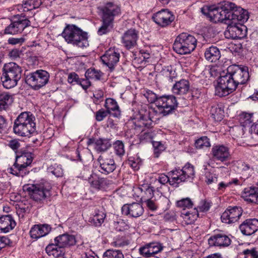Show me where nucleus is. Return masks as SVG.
Returning <instances> with one entry per match:
<instances>
[{
	"mask_svg": "<svg viewBox=\"0 0 258 258\" xmlns=\"http://www.w3.org/2000/svg\"><path fill=\"white\" fill-rule=\"evenodd\" d=\"M234 7V4L226 2L219 6L215 5L202 8V13L209 18L214 23L222 22L227 25L231 24V9Z\"/></svg>",
	"mask_w": 258,
	"mask_h": 258,
	"instance_id": "nucleus-1",
	"label": "nucleus"
},
{
	"mask_svg": "<svg viewBox=\"0 0 258 258\" xmlns=\"http://www.w3.org/2000/svg\"><path fill=\"white\" fill-rule=\"evenodd\" d=\"M194 174L193 166L188 164L181 169L176 168L168 172V175L161 174L157 180L162 184L169 182L170 185H174L192 179Z\"/></svg>",
	"mask_w": 258,
	"mask_h": 258,
	"instance_id": "nucleus-2",
	"label": "nucleus"
},
{
	"mask_svg": "<svg viewBox=\"0 0 258 258\" xmlns=\"http://www.w3.org/2000/svg\"><path fill=\"white\" fill-rule=\"evenodd\" d=\"M35 117L30 112L21 113L14 121L15 134L22 137H30L36 132Z\"/></svg>",
	"mask_w": 258,
	"mask_h": 258,
	"instance_id": "nucleus-3",
	"label": "nucleus"
},
{
	"mask_svg": "<svg viewBox=\"0 0 258 258\" xmlns=\"http://www.w3.org/2000/svg\"><path fill=\"white\" fill-rule=\"evenodd\" d=\"M61 35L68 43L81 48L89 45L87 33L75 25H68Z\"/></svg>",
	"mask_w": 258,
	"mask_h": 258,
	"instance_id": "nucleus-4",
	"label": "nucleus"
},
{
	"mask_svg": "<svg viewBox=\"0 0 258 258\" xmlns=\"http://www.w3.org/2000/svg\"><path fill=\"white\" fill-rule=\"evenodd\" d=\"M22 68L15 62L5 64L1 80L3 86L10 89L16 86L22 76Z\"/></svg>",
	"mask_w": 258,
	"mask_h": 258,
	"instance_id": "nucleus-5",
	"label": "nucleus"
},
{
	"mask_svg": "<svg viewBox=\"0 0 258 258\" xmlns=\"http://www.w3.org/2000/svg\"><path fill=\"white\" fill-rule=\"evenodd\" d=\"M178 106L176 97L173 95L159 96L157 101V109L150 108V113L166 116L173 113Z\"/></svg>",
	"mask_w": 258,
	"mask_h": 258,
	"instance_id": "nucleus-6",
	"label": "nucleus"
},
{
	"mask_svg": "<svg viewBox=\"0 0 258 258\" xmlns=\"http://www.w3.org/2000/svg\"><path fill=\"white\" fill-rule=\"evenodd\" d=\"M196 46L197 39L194 36L182 33L176 38L173 48L178 54H186L194 50Z\"/></svg>",
	"mask_w": 258,
	"mask_h": 258,
	"instance_id": "nucleus-7",
	"label": "nucleus"
},
{
	"mask_svg": "<svg viewBox=\"0 0 258 258\" xmlns=\"http://www.w3.org/2000/svg\"><path fill=\"white\" fill-rule=\"evenodd\" d=\"M33 157L30 152L23 153L20 156L16 157L15 162L13 167L8 170L9 173L18 176L23 177L28 174L29 171L27 168L33 161Z\"/></svg>",
	"mask_w": 258,
	"mask_h": 258,
	"instance_id": "nucleus-8",
	"label": "nucleus"
},
{
	"mask_svg": "<svg viewBox=\"0 0 258 258\" xmlns=\"http://www.w3.org/2000/svg\"><path fill=\"white\" fill-rule=\"evenodd\" d=\"M237 86L229 72L221 75L215 87V94L220 97L228 95L237 88Z\"/></svg>",
	"mask_w": 258,
	"mask_h": 258,
	"instance_id": "nucleus-9",
	"label": "nucleus"
},
{
	"mask_svg": "<svg viewBox=\"0 0 258 258\" xmlns=\"http://www.w3.org/2000/svg\"><path fill=\"white\" fill-rule=\"evenodd\" d=\"M49 79V73L45 71L40 70L27 75L25 82L32 89L37 90L47 84Z\"/></svg>",
	"mask_w": 258,
	"mask_h": 258,
	"instance_id": "nucleus-10",
	"label": "nucleus"
},
{
	"mask_svg": "<svg viewBox=\"0 0 258 258\" xmlns=\"http://www.w3.org/2000/svg\"><path fill=\"white\" fill-rule=\"evenodd\" d=\"M30 25V21L25 15H16L11 24L4 30V34L16 35L21 33L25 28Z\"/></svg>",
	"mask_w": 258,
	"mask_h": 258,
	"instance_id": "nucleus-11",
	"label": "nucleus"
},
{
	"mask_svg": "<svg viewBox=\"0 0 258 258\" xmlns=\"http://www.w3.org/2000/svg\"><path fill=\"white\" fill-rule=\"evenodd\" d=\"M25 190L28 192L31 198L36 202L43 203L50 196L49 189L42 184H31L24 186Z\"/></svg>",
	"mask_w": 258,
	"mask_h": 258,
	"instance_id": "nucleus-12",
	"label": "nucleus"
},
{
	"mask_svg": "<svg viewBox=\"0 0 258 258\" xmlns=\"http://www.w3.org/2000/svg\"><path fill=\"white\" fill-rule=\"evenodd\" d=\"M227 71L229 72L237 86L245 84L249 79V75L246 67H240L238 66H229Z\"/></svg>",
	"mask_w": 258,
	"mask_h": 258,
	"instance_id": "nucleus-13",
	"label": "nucleus"
},
{
	"mask_svg": "<svg viewBox=\"0 0 258 258\" xmlns=\"http://www.w3.org/2000/svg\"><path fill=\"white\" fill-rule=\"evenodd\" d=\"M120 57V53L118 50L114 48H110L106 51L101 59L104 64L107 66L110 71L114 70L115 66L118 62Z\"/></svg>",
	"mask_w": 258,
	"mask_h": 258,
	"instance_id": "nucleus-14",
	"label": "nucleus"
},
{
	"mask_svg": "<svg viewBox=\"0 0 258 258\" xmlns=\"http://www.w3.org/2000/svg\"><path fill=\"white\" fill-rule=\"evenodd\" d=\"M243 210L241 207L235 206L229 207L221 215V221L227 224L237 222L242 214Z\"/></svg>",
	"mask_w": 258,
	"mask_h": 258,
	"instance_id": "nucleus-15",
	"label": "nucleus"
},
{
	"mask_svg": "<svg viewBox=\"0 0 258 258\" xmlns=\"http://www.w3.org/2000/svg\"><path fill=\"white\" fill-rule=\"evenodd\" d=\"M173 14L166 9H163L153 16L154 21L158 25L164 27L169 25L174 20Z\"/></svg>",
	"mask_w": 258,
	"mask_h": 258,
	"instance_id": "nucleus-16",
	"label": "nucleus"
},
{
	"mask_svg": "<svg viewBox=\"0 0 258 258\" xmlns=\"http://www.w3.org/2000/svg\"><path fill=\"white\" fill-rule=\"evenodd\" d=\"M138 38V31L135 29H130L122 35L121 42L126 49H130L137 46Z\"/></svg>",
	"mask_w": 258,
	"mask_h": 258,
	"instance_id": "nucleus-17",
	"label": "nucleus"
},
{
	"mask_svg": "<svg viewBox=\"0 0 258 258\" xmlns=\"http://www.w3.org/2000/svg\"><path fill=\"white\" fill-rule=\"evenodd\" d=\"M211 155L214 160L224 162L230 159L229 148L224 145H216L213 146Z\"/></svg>",
	"mask_w": 258,
	"mask_h": 258,
	"instance_id": "nucleus-18",
	"label": "nucleus"
},
{
	"mask_svg": "<svg viewBox=\"0 0 258 258\" xmlns=\"http://www.w3.org/2000/svg\"><path fill=\"white\" fill-rule=\"evenodd\" d=\"M122 214L130 217L138 218L142 216L144 212L142 204L133 203L124 204L121 208Z\"/></svg>",
	"mask_w": 258,
	"mask_h": 258,
	"instance_id": "nucleus-19",
	"label": "nucleus"
},
{
	"mask_svg": "<svg viewBox=\"0 0 258 258\" xmlns=\"http://www.w3.org/2000/svg\"><path fill=\"white\" fill-rule=\"evenodd\" d=\"M99 163V171L107 175L112 172L116 167L113 159L104 155H100L98 158Z\"/></svg>",
	"mask_w": 258,
	"mask_h": 258,
	"instance_id": "nucleus-20",
	"label": "nucleus"
},
{
	"mask_svg": "<svg viewBox=\"0 0 258 258\" xmlns=\"http://www.w3.org/2000/svg\"><path fill=\"white\" fill-rule=\"evenodd\" d=\"M102 13V19H105L112 21L114 17L120 13V8L113 3H106L101 9Z\"/></svg>",
	"mask_w": 258,
	"mask_h": 258,
	"instance_id": "nucleus-21",
	"label": "nucleus"
},
{
	"mask_svg": "<svg viewBox=\"0 0 258 258\" xmlns=\"http://www.w3.org/2000/svg\"><path fill=\"white\" fill-rule=\"evenodd\" d=\"M231 242L230 238L224 233L215 234L208 239V243L210 246L220 247H227L230 244Z\"/></svg>",
	"mask_w": 258,
	"mask_h": 258,
	"instance_id": "nucleus-22",
	"label": "nucleus"
},
{
	"mask_svg": "<svg viewBox=\"0 0 258 258\" xmlns=\"http://www.w3.org/2000/svg\"><path fill=\"white\" fill-rule=\"evenodd\" d=\"M241 233L245 235H250L258 230V220L249 219L244 221L239 226Z\"/></svg>",
	"mask_w": 258,
	"mask_h": 258,
	"instance_id": "nucleus-23",
	"label": "nucleus"
},
{
	"mask_svg": "<svg viewBox=\"0 0 258 258\" xmlns=\"http://www.w3.org/2000/svg\"><path fill=\"white\" fill-rule=\"evenodd\" d=\"M87 144L88 145L94 144V149L98 153L106 152L111 146L110 140L107 138L90 139Z\"/></svg>",
	"mask_w": 258,
	"mask_h": 258,
	"instance_id": "nucleus-24",
	"label": "nucleus"
},
{
	"mask_svg": "<svg viewBox=\"0 0 258 258\" xmlns=\"http://www.w3.org/2000/svg\"><path fill=\"white\" fill-rule=\"evenodd\" d=\"M163 246L161 243L157 242H153L146 244L145 246L140 248V252L142 256H146L147 258L152 255L161 251Z\"/></svg>",
	"mask_w": 258,
	"mask_h": 258,
	"instance_id": "nucleus-25",
	"label": "nucleus"
},
{
	"mask_svg": "<svg viewBox=\"0 0 258 258\" xmlns=\"http://www.w3.org/2000/svg\"><path fill=\"white\" fill-rule=\"evenodd\" d=\"M50 230V227L47 224L35 225L31 228L30 235L31 238L37 239L48 234Z\"/></svg>",
	"mask_w": 258,
	"mask_h": 258,
	"instance_id": "nucleus-26",
	"label": "nucleus"
},
{
	"mask_svg": "<svg viewBox=\"0 0 258 258\" xmlns=\"http://www.w3.org/2000/svg\"><path fill=\"white\" fill-rule=\"evenodd\" d=\"M54 243L63 248L74 245L76 240L74 236L68 234H63L56 237L54 239Z\"/></svg>",
	"mask_w": 258,
	"mask_h": 258,
	"instance_id": "nucleus-27",
	"label": "nucleus"
},
{
	"mask_svg": "<svg viewBox=\"0 0 258 258\" xmlns=\"http://www.w3.org/2000/svg\"><path fill=\"white\" fill-rule=\"evenodd\" d=\"M241 196L245 201L258 204V187L245 188L242 192Z\"/></svg>",
	"mask_w": 258,
	"mask_h": 258,
	"instance_id": "nucleus-28",
	"label": "nucleus"
},
{
	"mask_svg": "<svg viewBox=\"0 0 258 258\" xmlns=\"http://www.w3.org/2000/svg\"><path fill=\"white\" fill-rule=\"evenodd\" d=\"M16 226V222L11 215L3 216L0 217V232L7 233L12 230Z\"/></svg>",
	"mask_w": 258,
	"mask_h": 258,
	"instance_id": "nucleus-29",
	"label": "nucleus"
},
{
	"mask_svg": "<svg viewBox=\"0 0 258 258\" xmlns=\"http://www.w3.org/2000/svg\"><path fill=\"white\" fill-rule=\"evenodd\" d=\"M230 15L231 21H239L244 22L247 21L249 18L248 12L240 7H237L235 4L234 7L231 9Z\"/></svg>",
	"mask_w": 258,
	"mask_h": 258,
	"instance_id": "nucleus-30",
	"label": "nucleus"
},
{
	"mask_svg": "<svg viewBox=\"0 0 258 258\" xmlns=\"http://www.w3.org/2000/svg\"><path fill=\"white\" fill-rule=\"evenodd\" d=\"M153 113H150V108L148 111V116H142L137 120H136L134 122L135 128L137 130L142 131L144 130L143 127H146L147 128H150L152 124L153 121V116L152 114Z\"/></svg>",
	"mask_w": 258,
	"mask_h": 258,
	"instance_id": "nucleus-31",
	"label": "nucleus"
},
{
	"mask_svg": "<svg viewBox=\"0 0 258 258\" xmlns=\"http://www.w3.org/2000/svg\"><path fill=\"white\" fill-rule=\"evenodd\" d=\"M104 106L113 117L118 118L120 116L121 111L115 100L110 98L106 99Z\"/></svg>",
	"mask_w": 258,
	"mask_h": 258,
	"instance_id": "nucleus-32",
	"label": "nucleus"
},
{
	"mask_svg": "<svg viewBox=\"0 0 258 258\" xmlns=\"http://www.w3.org/2000/svg\"><path fill=\"white\" fill-rule=\"evenodd\" d=\"M88 182L91 186L97 189H104L107 184V180L105 178L99 177L96 174H92L88 178Z\"/></svg>",
	"mask_w": 258,
	"mask_h": 258,
	"instance_id": "nucleus-33",
	"label": "nucleus"
},
{
	"mask_svg": "<svg viewBox=\"0 0 258 258\" xmlns=\"http://www.w3.org/2000/svg\"><path fill=\"white\" fill-rule=\"evenodd\" d=\"M189 89V82L186 80L182 79L176 82L172 88V91L174 94L183 95L188 92Z\"/></svg>",
	"mask_w": 258,
	"mask_h": 258,
	"instance_id": "nucleus-34",
	"label": "nucleus"
},
{
	"mask_svg": "<svg viewBox=\"0 0 258 258\" xmlns=\"http://www.w3.org/2000/svg\"><path fill=\"white\" fill-rule=\"evenodd\" d=\"M205 56L210 62H216L221 57L219 49L216 46H211L207 48L205 52Z\"/></svg>",
	"mask_w": 258,
	"mask_h": 258,
	"instance_id": "nucleus-35",
	"label": "nucleus"
},
{
	"mask_svg": "<svg viewBox=\"0 0 258 258\" xmlns=\"http://www.w3.org/2000/svg\"><path fill=\"white\" fill-rule=\"evenodd\" d=\"M106 214L101 210H95L92 217L89 219V222L95 226H100L104 222Z\"/></svg>",
	"mask_w": 258,
	"mask_h": 258,
	"instance_id": "nucleus-36",
	"label": "nucleus"
},
{
	"mask_svg": "<svg viewBox=\"0 0 258 258\" xmlns=\"http://www.w3.org/2000/svg\"><path fill=\"white\" fill-rule=\"evenodd\" d=\"M12 102V95L7 92L0 93V111L6 109Z\"/></svg>",
	"mask_w": 258,
	"mask_h": 258,
	"instance_id": "nucleus-37",
	"label": "nucleus"
},
{
	"mask_svg": "<svg viewBox=\"0 0 258 258\" xmlns=\"http://www.w3.org/2000/svg\"><path fill=\"white\" fill-rule=\"evenodd\" d=\"M102 24L98 30V34L102 35L109 32L113 27V21L105 19H102Z\"/></svg>",
	"mask_w": 258,
	"mask_h": 258,
	"instance_id": "nucleus-38",
	"label": "nucleus"
},
{
	"mask_svg": "<svg viewBox=\"0 0 258 258\" xmlns=\"http://www.w3.org/2000/svg\"><path fill=\"white\" fill-rule=\"evenodd\" d=\"M103 74L100 71L94 68L89 69L85 73V77L87 79L100 80Z\"/></svg>",
	"mask_w": 258,
	"mask_h": 258,
	"instance_id": "nucleus-39",
	"label": "nucleus"
},
{
	"mask_svg": "<svg viewBox=\"0 0 258 258\" xmlns=\"http://www.w3.org/2000/svg\"><path fill=\"white\" fill-rule=\"evenodd\" d=\"M163 75L169 81L172 82L177 77L175 70L171 67H167L162 71Z\"/></svg>",
	"mask_w": 258,
	"mask_h": 258,
	"instance_id": "nucleus-40",
	"label": "nucleus"
},
{
	"mask_svg": "<svg viewBox=\"0 0 258 258\" xmlns=\"http://www.w3.org/2000/svg\"><path fill=\"white\" fill-rule=\"evenodd\" d=\"M103 258H124V255L119 250L108 249L103 255Z\"/></svg>",
	"mask_w": 258,
	"mask_h": 258,
	"instance_id": "nucleus-41",
	"label": "nucleus"
},
{
	"mask_svg": "<svg viewBox=\"0 0 258 258\" xmlns=\"http://www.w3.org/2000/svg\"><path fill=\"white\" fill-rule=\"evenodd\" d=\"M211 146L209 139L206 136L202 137L200 139L196 140L195 142V146L197 149H203L208 148Z\"/></svg>",
	"mask_w": 258,
	"mask_h": 258,
	"instance_id": "nucleus-42",
	"label": "nucleus"
},
{
	"mask_svg": "<svg viewBox=\"0 0 258 258\" xmlns=\"http://www.w3.org/2000/svg\"><path fill=\"white\" fill-rule=\"evenodd\" d=\"M47 171L55 175L56 177H61L63 175V170L61 165L57 164H54L50 165L48 168Z\"/></svg>",
	"mask_w": 258,
	"mask_h": 258,
	"instance_id": "nucleus-43",
	"label": "nucleus"
},
{
	"mask_svg": "<svg viewBox=\"0 0 258 258\" xmlns=\"http://www.w3.org/2000/svg\"><path fill=\"white\" fill-rule=\"evenodd\" d=\"M224 110L220 107H213L211 110V114L216 121H220L224 116Z\"/></svg>",
	"mask_w": 258,
	"mask_h": 258,
	"instance_id": "nucleus-44",
	"label": "nucleus"
},
{
	"mask_svg": "<svg viewBox=\"0 0 258 258\" xmlns=\"http://www.w3.org/2000/svg\"><path fill=\"white\" fill-rule=\"evenodd\" d=\"M113 148L116 155L119 157L123 156L125 154L124 146L123 142L117 140L113 144Z\"/></svg>",
	"mask_w": 258,
	"mask_h": 258,
	"instance_id": "nucleus-45",
	"label": "nucleus"
},
{
	"mask_svg": "<svg viewBox=\"0 0 258 258\" xmlns=\"http://www.w3.org/2000/svg\"><path fill=\"white\" fill-rule=\"evenodd\" d=\"M211 206V203L205 200H202L200 202L197 210V217L199 216L198 212H207Z\"/></svg>",
	"mask_w": 258,
	"mask_h": 258,
	"instance_id": "nucleus-46",
	"label": "nucleus"
},
{
	"mask_svg": "<svg viewBox=\"0 0 258 258\" xmlns=\"http://www.w3.org/2000/svg\"><path fill=\"white\" fill-rule=\"evenodd\" d=\"M24 11H29L38 7L37 0H25L23 2Z\"/></svg>",
	"mask_w": 258,
	"mask_h": 258,
	"instance_id": "nucleus-47",
	"label": "nucleus"
},
{
	"mask_svg": "<svg viewBox=\"0 0 258 258\" xmlns=\"http://www.w3.org/2000/svg\"><path fill=\"white\" fill-rule=\"evenodd\" d=\"M176 205L178 207L185 209V208H192L193 204L189 198H186L178 201L176 202Z\"/></svg>",
	"mask_w": 258,
	"mask_h": 258,
	"instance_id": "nucleus-48",
	"label": "nucleus"
},
{
	"mask_svg": "<svg viewBox=\"0 0 258 258\" xmlns=\"http://www.w3.org/2000/svg\"><path fill=\"white\" fill-rule=\"evenodd\" d=\"M228 32L231 33V37L233 39H241L242 35H239V27L236 25L230 26L228 27Z\"/></svg>",
	"mask_w": 258,
	"mask_h": 258,
	"instance_id": "nucleus-49",
	"label": "nucleus"
},
{
	"mask_svg": "<svg viewBox=\"0 0 258 258\" xmlns=\"http://www.w3.org/2000/svg\"><path fill=\"white\" fill-rule=\"evenodd\" d=\"M242 168L241 171V174L242 176V178L246 179L248 178L252 172V169L247 164L243 163L242 164Z\"/></svg>",
	"mask_w": 258,
	"mask_h": 258,
	"instance_id": "nucleus-50",
	"label": "nucleus"
},
{
	"mask_svg": "<svg viewBox=\"0 0 258 258\" xmlns=\"http://www.w3.org/2000/svg\"><path fill=\"white\" fill-rule=\"evenodd\" d=\"M218 181V175L214 172H207L206 173V182L208 184L216 183Z\"/></svg>",
	"mask_w": 258,
	"mask_h": 258,
	"instance_id": "nucleus-51",
	"label": "nucleus"
},
{
	"mask_svg": "<svg viewBox=\"0 0 258 258\" xmlns=\"http://www.w3.org/2000/svg\"><path fill=\"white\" fill-rule=\"evenodd\" d=\"M80 78L79 76L74 72L71 73L69 74L68 77V82L69 84L74 85L78 84Z\"/></svg>",
	"mask_w": 258,
	"mask_h": 258,
	"instance_id": "nucleus-52",
	"label": "nucleus"
},
{
	"mask_svg": "<svg viewBox=\"0 0 258 258\" xmlns=\"http://www.w3.org/2000/svg\"><path fill=\"white\" fill-rule=\"evenodd\" d=\"M108 114H110L107 111L103 109H99L96 113V119L98 121H101L106 117Z\"/></svg>",
	"mask_w": 258,
	"mask_h": 258,
	"instance_id": "nucleus-53",
	"label": "nucleus"
},
{
	"mask_svg": "<svg viewBox=\"0 0 258 258\" xmlns=\"http://www.w3.org/2000/svg\"><path fill=\"white\" fill-rule=\"evenodd\" d=\"M243 253L247 258H258V252L254 248L244 250Z\"/></svg>",
	"mask_w": 258,
	"mask_h": 258,
	"instance_id": "nucleus-54",
	"label": "nucleus"
},
{
	"mask_svg": "<svg viewBox=\"0 0 258 258\" xmlns=\"http://www.w3.org/2000/svg\"><path fill=\"white\" fill-rule=\"evenodd\" d=\"M148 101L152 103H154L157 106V101L158 100L159 96H158L156 94L152 92H147L146 96Z\"/></svg>",
	"mask_w": 258,
	"mask_h": 258,
	"instance_id": "nucleus-55",
	"label": "nucleus"
},
{
	"mask_svg": "<svg viewBox=\"0 0 258 258\" xmlns=\"http://www.w3.org/2000/svg\"><path fill=\"white\" fill-rule=\"evenodd\" d=\"M25 41V39L23 37L20 38H14L11 37L8 39V43L9 44H11L13 45H17V44H22Z\"/></svg>",
	"mask_w": 258,
	"mask_h": 258,
	"instance_id": "nucleus-56",
	"label": "nucleus"
},
{
	"mask_svg": "<svg viewBox=\"0 0 258 258\" xmlns=\"http://www.w3.org/2000/svg\"><path fill=\"white\" fill-rule=\"evenodd\" d=\"M147 207L152 211H155L157 209L158 205L152 199H148L144 200Z\"/></svg>",
	"mask_w": 258,
	"mask_h": 258,
	"instance_id": "nucleus-57",
	"label": "nucleus"
},
{
	"mask_svg": "<svg viewBox=\"0 0 258 258\" xmlns=\"http://www.w3.org/2000/svg\"><path fill=\"white\" fill-rule=\"evenodd\" d=\"M78 84L80 85L84 90H87L91 86V82L89 79L87 78L85 79L80 78Z\"/></svg>",
	"mask_w": 258,
	"mask_h": 258,
	"instance_id": "nucleus-58",
	"label": "nucleus"
},
{
	"mask_svg": "<svg viewBox=\"0 0 258 258\" xmlns=\"http://www.w3.org/2000/svg\"><path fill=\"white\" fill-rule=\"evenodd\" d=\"M153 145L155 148L154 153L156 155V157H158L161 151L164 150V146L160 142L154 143Z\"/></svg>",
	"mask_w": 258,
	"mask_h": 258,
	"instance_id": "nucleus-59",
	"label": "nucleus"
},
{
	"mask_svg": "<svg viewBox=\"0 0 258 258\" xmlns=\"http://www.w3.org/2000/svg\"><path fill=\"white\" fill-rule=\"evenodd\" d=\"M21 52V51L19 49L15 48L9 52V56L11 59H15L20 57Z\"/></svg>",
	"mask_w": 258,
	"mask_h": 258,
	"instance_id": "nucleus-60",
	"label": "nucleus"
},
{
	"mask_svg": "<svg viewBox=\"0 0 258 258\" xmlns=\"http://www.w3.org/2000/svg\"><path fill=\"white\" fill-rule=\"evenodd\" d=\"M8 123L6 119L0 115V133L5 132L7 130Z\"/></svg>",
	"mask_w": 258,
	"mask_h": 258,
	"instance_id": "nucleus-61",
	"label": "nucleus"
},
{
	"mask_svg": "<svg viewBox=\"0 0 258 258\" xmlns=\"http://www.w3.org/2000/svg\"><path fill=\"white\" fill-rule=\"evenodd\" d=\"M142 199L144 200L148 199H152L154 197V187L150 186L148 190L144 195H142Z\"/></svg>",
	"mask_w": 258,
	"mask_h": 258,
	"instance_id": "nucleus-62",
	"label": "nucleus"
},
{
	"mask_svg": "<svg viewBox=\"0 0 258 258\" xmlns=\"http://www.w3.org/2000/svg\"><path fill=\"white\" fill-rule=\"evenodd\" d=\"M152 138V134L149 132V130L145 131L144 130H142L141 133L140 135V139L141 140H151Z\"/></svg>",
	"mask_w": 258,
	"mask_h": 258,
	"instance_id": "nucleus-63",
	"label": "nucleus"
},
{
	"mask_svg": "<svg viewBox=\"0 0 258 258\" xmlns=\"http://www.w3.org/2000/svg\"><path fill=\"white\" fill-rule=\"evenodd\" d=\"M8 146L12 149L15 151L19 149L20 144L17 140L14 139L10 141L8 144Z\"/></svg>",
	"mask_w": 258,
	"mask_h": 258,
	"instance_id": "nucleus-64",
	"label": "nucleus"
}]
</instances>
